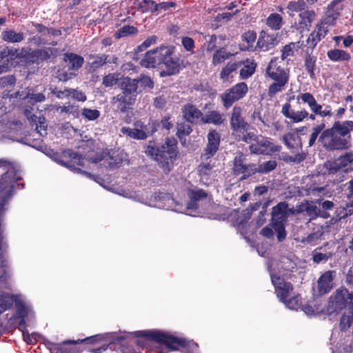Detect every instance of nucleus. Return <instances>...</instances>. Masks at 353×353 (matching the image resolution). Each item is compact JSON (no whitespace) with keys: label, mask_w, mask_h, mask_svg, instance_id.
Segmentation results:
<instances>
[{"label":"nucleus","mask_w":353,"mask_h":353,"mask_svg":"<svg viewBox=\"0 0 353 353\" xmlns=\"http://www.w3.org/2000/svg\"><path fill=\"white\" fill-rule=\"evenodd\" d=\"M32 26L34 27L38 34H40V36H34L32 38L30 39L31 41H33L36 45L40 46V45H46V44H50L52 46H56L57 44V41H49L46 37L48 36L49 32V28L46 26L45 25L40 23H36V22H32Z\"/></svg>","instance_id":"obj_23"},{"label":"nucleus","mask_w":353,"mask_h":353,"mask_svg":"<svg viewBox=\"0 0 353 353\" xmlns=\"http://www.w3.org/2000/svg\"><path fill=\"white\" fill-rule=\"evenodd\" d=\"M307 7L305 0H297L289 1L287 5L288 13L290 16H293L292 12H301L305 10Z\"/></svg>","instance_id":"obj_45"},{"label":"nucleus","mask_w":353,"mask_h":353,"mask_svg":"<svg viewBox=\"0 0 353 353\" xmlns=\"http://www.w3.org/2000/svg\"><path fill=\"white\" fill-rule=\"evenodd\" d=\"M343 166L341 163L336 161H327L324 163V168L325 169V173L327 174H334L338 172Z\"/></svg>","instance_id":"obj_58"},{"label":"nucleus","mask_w":353,"mask_h":353,"mask_svg":"<svg viewBox=\"0 0 353 353\" xmlns=\"http://www.w3.org/2000/svg\"><path fill=\"white\" fill-rule=\"evenodd\" d=\"M335 271L325 272L317 281L318 294L323 295L327 294L333 287L332 281L335 276Z\"/></svg>","instance_id":"obj_24"},{"label":"nucleus","mask_w":353,"mask_h":353,"mask_svg":"<svg viewBox=\"0 0 353 353\" xmlns=\"http://www.w3.org/2000/svg\"><path fill=\"white\" fill-rule=\"evenodd\" d=\"M316 57L312 56L308 50L306 51L304 57V67L310 78H315L314 70L316 68Z\"/></svg>","instance_id":"obj_38"},{"label":"nucleus","mask_w":353,"mask_h":353,"mask_svg":"<svg viewBox=\"0 0 353 353\" xmlns=\"http://www.w3.org/2000/svg\"><path fill=\"white\" fill-rule=\"evenodd\" d=\"M321 41V39L319 38L314 32H312L307 37V48L313 50L317 44Z\"/></svg>","instance_id":"obj_64"},{"label":"nucleus","mask_w":353,"mask_h":353,"mask_svg":"<svg viewBox=\"0 0 353 353\" xmlns=\"http://www.w3.org/2000/svg\"><path fill=\"white\" fill-rule=\"evenodd\" d=\"M231 56V53L228 52L226 48L224 47H221L219 49L214 51V54L212 56V63L214 65H217L229 59Z\"/></svg>","instance_id":"obj_41"},{"label":"nucleus","mask_w":353,"mask_h":353,"mask_svg":"<svg viewBox=\"0 0 353 353\" xmlns=\"http://www.w3.org/2000/svg\"><path fill=\"white\" fill-rule=\"evenodd\" d=\"M0 169L3 172L0 179V212L15 192V183L22 179L20 172L8 161L0 159Z\"/></svg>","instance_id":"obj_3"},{"label":"nucleus","mask_w":353,"mask_h":353,"mask_svg":"<svg viewBox=\"0 0 353 353\" xmlns=\"http://www.w3.org/2000/svg\"><path fill=\"white\" fill-rule=\"evenodd\" d=\"M327 23H325V22L321 21L316 25L314 30L312 31L321 39L326 36L328 32L327 27L325 26V25Z\"/></svg>","instance_id":"obj_62"},{"label":"nucleus","mask_w":353,"mask_h":353,"mask_svg":"<svg viewBox=\"0 0 353 353\" xmlns=\"http://www.w3.org/2000/svg\"><path fill=\"white\" fill-rule=\"evenodd\" d=\"M235 137V139L238 141H243L246 143H250L252 141H254L256 143L259 138V135H256L255 133L252 132H241L237 133L236 135L234 136Z\"/></svg>","instance_id":"obj_50"},{"label":"nucleus","mask_w":353,"mask_h":353,"mask_svg":"<svg viewBox=\"0 0 353 353\" xmlns=\"http://www.w3.org/2000/svg\"><path fill=\"white\" fill-rule=\"evenodd\" d=\"M266 25L272 30H279L283 24V17L278 13H271L266 19Z\"/></svg>","instance_id":"obj_37"},{"label":"nucleus","mask_w":353,"mask_h":353,"mask_svg":"<svg viewBox=\"0 0 353 353\" xmlns=\"http://www.w3.org/2000/svg\"><path fill=\"white\" fill-rule=\"evenodd\" d=\"M322 249L323 247H318L312 251V261L314 263L319 264L321 262H326L333 256V253L331 252H321L320 250Z\"/></svg>","instance_id":"obj_44"},{"label":"nucleus","mask_w":353,"mask_h":353,"mask_svg":"<svg viewBox=\"0 0 353 353\" xmlns=\"http://www.w3.org/2000/svg\"><path fill=\"white\" fill-rule=\"evenodd\" d=\"M281 113L288 119H290L293 123H299L303 121L305 118H310L312 120L315 119V114H309L308 112L305 110L294 112L291 108L290 103H285L282 106Z\"/></svg>","instance_id":"obj_19"},{"label":"nucleus","mask_w":353,"mask_h":353,"mask_svg":"<svg viewBox=\"0 0 353 353\" xmlns=\"http://www.w3.org/2000/svg\"><path fill=\"white\" fill-rule=\"evenodd\" d=\"M327 57L332 61H348L351 55L347 52L341 49L330 50L327 52Z\"/></svg>","instance_id":"obj_35"},{"label":"nucleus","mask_w":353,"mask_h":353,"mask_svg":"<svg viewBox=\"0 0 353 353\" xmlns=\"http://www.w3.org/2000/svg\"><path fill=\"white\" fill-rule=\"evenodd\" d=\"M248 91V88L245 82L238 83L226 90L220 95L223 107L225 109H228L235 101L243 99L246 95Z\"/></svg>","instance_id":"obj_9"},{"label":"nucleus","mask_w":353,"mask_h":353,"mask_svg":"<svg viewBox=\"0 0 353 353\" xmlns=\"http://www.w3.org/2000/svg\"><path fill=\"white\" fill-rule=\"evenodd\" d=\"M119 87L122 94L130 96L135 99H137L138 94L141 93V89L137 85V81L129 77H123L119 83Z\"/></svg>","instance_id":"obj_22"},{"label":"nucleus","mask_w":353,"mask_h":353,"mask_svg":"<svg viewBox=\"0 0 353 353\" xmlns=\"http://www.w3.org/2000/svg\"><path fill=\"white\" fill-rule=\"evenodd\" d=\"M136 101L137 99L132 97L120 92L112 98L111 103L113 106L116 107L117 111L125 114L133 110Z\"/></svg>","instance_id":"obj_18"},{"label":"nucleus","mask_w":353,"mask_h":353,"mask_svg":"<svg viewBox=\"0 0 353 353\" xmlns=\"http://www.w3.org/2000/svg\"><path fill=\"white\" fill-rule=\"evenodd\" d=\"M118 74L109 73L103 78L102 84L106 87H112L118 82Z\"/></svg>","instance_id":"obj_61"},{"label":"nucleus","mask_w":353,"mask_h":353,"mask_svg":"<svg viewBox=\"0 0 353 353\" xmlns=\"http://www.w3.org/2000/svg\"><path fill=\"white\" fill-rule=\"evenodd\" d=\"M183 118L188 123H197L199 121L202 122L203 114L202 112L192 103H187L182 108Z\"/></svg>","instance_id":"obj_25"},{"label":"nucleus","mask_w":353,"mask_h":353,"mask_svg":"<svg viewBox=\"0 0 353 353\" xmlns=\"http://www.w3.org/2000/svg\"><path fill=\"white\" fill-rule=\"evenodd\" d=\"M294 212L292 208H289L286 201L279 202L272 209L271 225L277 234V239L279 242H282L286 238L285 225L289 216Z\"/></svg>","instance_id":"obj_6"},{"label":"nucleus","mask_w":353,"mask_h":353,"mask_svg":"<svg viewBox=\"0 0 353 353\" xmlns=\"http://www.w3.org/2000/svg\"><path fill=\"white\" fill-rule=\"evenodd\" d=\"M101 161H103V165L106 168L112 170L119 167L123 162V159L118 154H114V153L112 155L105 157L103 154H99L92 159V162L94 163H97Z\"/></svg>","instance_id":"obj_26"},{"label":"nucleus","mask_w":353,"mask_h":353,"mask_svg":"<svg viewBox=\"0 0 353 353\" xmlns=\"http://www.w3.org/2000/svg\"><path fill=\"white\" fill-rule=\"evenodd\" d=\"M145 153L157 163L164 174H168L173 170L179 154L177 140L173 137H168L161 145H157L154 141H150Z\"/></svg>","instance_id":"obj_2"},{"label":"nucleus","mask_w":353,"mask_h":353,"mask_svg":"<svg viewBox=\"0 0 353 353\" xmlns=\"http://www.w3.org/2000/svg\"><path fill=\"white\" fill-rule=\"evenodd\" d=\"M353 121H335L332 127L324 130L319 137L322 147L329 152L348 150L352 145Z\"/></svg>","instance_id":"obj_1"},{"label":"nucleus","mask_w":353,"mask_h":353,"mask_svg":"<svg viewBox=\"0 0 353 353\" xmlns=\"http://www.w3.org/2000/svg\"><path fill=\"white\" fill-rule=\"evenodd\" d=\"M208 143L202 153V159H209L217 152L221 143V135L216 130H210L207 135Z\"/></svg>","instance_id":"obj_16"},{"label":"nucleus","mask_w":353,"mask_h":353,"mask_svg":"<svg viewBox=\"0 0 353 353\" xmlns=\"http://www.w3.org/2000/svg\"><path fill=\"white\" fill-rule=\"evenodd\" d=\"M281 149L282 147L272 142L270 138L261 135H259L256 143L249 145L251 154H254L272 155L280 152Z\"/></svg>","instance_id":"obj_10"},{"label":"nucleus","mask_w":353,"mask_h":353,"mask_svg":"<svg viewBox=\"0 0 353 353\" xmlns=\"http://www.w3.org/2000/svg\"><path fill=\"white\" fill-rule=\"evenodd\" d=\"M192 132V127L187 123L183 122L178 124L176 136L182 141L185 137L188 136Z\"/></svg>","instance_id":"obj_55"},{"label":"nucleus","mask_w":353,"mask_h":353,"mask_svg":"<svg viewBox=\"0 0 353 353\" xmlns=\"http://www.w3.org/2000/svg\"><path fill=\"white\" fill-rule=\"evenodd\" d=\"M279 43L278 34H268L262 30L255 46V50L259 52H266L274 48Z\"/></svg>","instance_id":"obj_17"},{"label":"nucleus","mask_w":353,"mask_h":353,"mask_svg":"<svg viewBox=\"0 0 353 353\" xmlns=\"http://www.w3.org/2000/svg\"><path fill=\"white\" fill-rule=\"evenodd\" d=\"M15 295L6 292L0 293V314L10 309L14 304Z\"/></svg>","instance_id":"obj_39"},{"label":"nucleus","mask_w":353,"mask_h":353,"mask_svg":"<svg viewBox=\"0 0 353 353\" xmlns=\"http://www.w3.org/2000/svg\"><path fill=\"white\" fill-rule=\"evenodd\" d=\"M230 125L233 136L248 130L250 124L243 116L241 107L235 105L232 108L230 116Z\"/></svg>","instance_id":"obj_11"},{"label":"nucleus","mask_w":353,"mask_h":353,"mask_svg":"<svg viewBox=\"0 0 353 353\" xmlns=\"http://www.w3.org/2000/svg\"><path fill=\"white\" fill-rule=\"evenodd\" d=\"M66 341H63L62 343H50L49 350L52 353H74V351L72 349L68 350L65 347V345H68L69 343H65ZM70 345H73V343H70Z\"/></svg>","instance_id":"obj_57"},{"label":"nucleus","mask_w":353,"mask_h":353,"mask_svg":"<svg viewBox=\"0 0 353 353\" xmlns=\"http://www.w3.org/2000/svg\"><path fill=\"white\" fill-rule=\"evenodd\" d=\"M138 33L137 27L130 25H126L119 28L114 33V37L116 39H119L123 37L134 35Z\"/></svg>","instance_id":"obj_42"},{"label":"nucleus","mask_w":353,"mask_h":353,"mask_svg":"<svg viewBox=\"0 0 353 353\" xmlns=\"http://www.w3.org/2000/svg\"><path fill=\"white\" fill-rule=\"evenodd\" d=\"M302 44L300 41L291 42L284 46L281 50V58L282 61L285 60L289 57L294 55V52L301 48Z\"/></svg>","instance_id":"obj_40"},{"label":"nucleus","mask_w":353,"mask_h":353,"mask_svg":"<svg viewBox=\"0 0 353 353\" xmlns=\"http://www.w3.org/2000/svg\"><path fill=\"white\" fill-rule=\"evenodd\" d=\"M162 65L165 66V70L161 72V77L171 76L179 72L181 66L179 59H174L172 57V52L168 49V52L165 54L163 59Z\"/></svg>","instance_id":"obj_20"},{"label":"nucleus","mask_w":353,"mask_h":353,"mask_svg":"<svg viewBox=\"0 0 353 353\" xmlns=\"http://www.w3.org/2000/svg\"><path fill=\"white\" fill-rule=\"evenodd\" d=\"M106 336L104 334H96L88 336L83 339L68 340L65 343H73V345L85 343V344H99L105 341Z\"/></svg>","instance_id":"obj_36"},{"label":"nucleus","mask_w":353,"mask_h":353,"mask_svg":"<svg viewBox=\"0 0 353 353\" xmlns=\"http://www.w3.org/2000/svg\"><path fill=\"white\" fill-rule=\"evenodd\" d=\"M108 54H103L101 55H90V58L94 60L90 63V70L94 72L108 63Z\"/></svg>","instance_id":"obj_43"},{"label":"nucleus","mask_w":353,"mask_h":353,"mask_svg":"<svg viewBox=\"0 0 353 353\" xmlns=\"http://www.w3.org/2000/svg\"><path fill=\"white\" fill-rule=\"evenodd\" d=\"M243 67L239 72L240 79L245 80L250 77L256 71V63L254 60L247 59L244 61H240Z\"/></svg>","instance_id":"obj_32"},{"label":"nucleus","mask_w":353,"mask_h":353,"mask_svg":"<svg viewBox=\"0 0 353 353\" xmlns=\"http://www.w3.org/2000/svg\"><path fill=\"white\" fill-rule=\"evenodd\" d=\"M134 79L135 81H137V85H139V89H141V93L144 90H152L154 88V84L152 79L150 77L144 74H141L139 76H138L137 78H134Z\"/></svg>","instance_id":"obj_46"},{"label":"nucleus","mask_w":353,"mask_h":353,"mask_svg":"<svg viewBox=\"0 0 353 353\" xmlns=\"http://www.w3.org/2000/svg\"><path fill=\"white\" fill-rule=\"evenodd\" d=\"M241 65V62H228L221 70L220 77L223 80H228L230 74L236 70Z\"/></svg>","instance_id":"obj_49"},{"label":"nucleus","mask_w":353,"mask_h":353,"mask_svg":"<svg viewBox=\"0 0 353 353\" xmlns=\"http://www.w3.org/2000/svg\"><path fill=\"white\" fill-rule=\"evenodd\" d=\"M299 295L294 296L290 299H287L286 301L283 302L288 308L292 310H297L301 307V303H299Z\"/></svg>","instance_id":"obj_63"},{"label":"nucleus","mask_w":353,"mask_h":353,"mask_svg":"<svg viewBox=\"0 0 353 353\" xmlns=\"http://www.w3.org/2000/svg\"><path fill=\"white\" fill-rule=\"evenodd\" d=\"M265 74L273 81L268 89V94L270 97H274L277 93L285 89V85L290 79V70L279 64L278 58L274 57L271 59L266 68Z\"/></svg>","instance_id":"obj_4"},{"label":"nucleus","mask_w":353,"mask_h":353,"mask_svg":"<svg viewBox=\"0 0 353 353\" xmlns=\"http://www.w3.org/2000/svg\"><path fill=\"white\" fill-rule=\"evenodd\" d=\"M167 52H168V48L166 47L157 48L153 50H150L145 53L140 64L147 68L161 66Z\"/></svg>","instance_id":"obj_13"},{"label":"nucleus","mask_w":353,"mask_h":353,"mask_svg":"<svg viewBox=\"0 0 353 353\" xmlns=\"http://www.w3.org/2000/svg\"><path fill=\"white\" fill-rule=\"evenodd\" d=\"M277 162L275 160H269L265 161L259 164L258 166L256 165V174H268L275 170Z\"/></svg>","instance_id":"obj_48"},{"label":"nucleus","mask_w":353,"mask_h":353,"mask_svg":"<svg viewBox=\"0 0 353 353\" xmlns=\"http://www.w3.org/2000/svg\"><path fill=\"white\" fill-rule=\"evenodd\" d=\"M138 8L143 13L157 11V3L154 0L137 1Z\"/></svg>","instance_id":"obj_47"},{"label":"nucleus","mask_w":353,"mask_h":353,"mask_svg":"<svg viewBox=\"0 0 353 353\" xmlns=\"http://www.w3.org/2000/svg\"><path fill=\"white\" fill-rule=\"evenodd\" d=\"M14 304L17 308V314L18 317L26 318L28 314V309L26 306L24 302L15 295V301Z\"/></svg>","instance_id":"obj_53"},{"label":"nucleus","mask_w":353,"mask_h":353,"mask_svg":"<svg viewBox=\"0 0 353 353\" xmlns=\"http://www.w3.org/2000/svg\"><path fill=\"white\" fill-rule=\"evenodd\" d=\"M218 38L221 40H224V37L221 35L217 37L216 34H212L210 36L209 40L206 41L204 44L207 52L210 53L217 50Z\"/></svg>","instance_id":"obj_54"},{"label":"nucleus","mask_w":353,"mask_h":353,"mask_svg":"<svg viewBox=\"0 0 353 353\" xmlns=\"http://www.w3.org/2000/svg\"><path fill=\"white\" fill-rule=\"evenodd\" d=\"M57 162L78 173H82L86 176L90 175L88 172L81 170L79 167L83 166V158L82 156L72 150H65L62 152Z\"/></svg>","instance_id":"obj_8"},{"label":"nucleus","mask_w":353,"mask_h":353,"mask_svg":"<svg viewBox=\"0 0 353 353\" xmlns=\"http://www.w3.org/2000/svg\"><path fill=\"white\" fill-rule=\"evenodd\" d=\"M18 49L14 48L4 47L0 49V62L3 63V66L9 65H12L13 61L17 57Z\"/></svg>","instance_id":"obj_29"},{"label":"nucleus","mask_w":353,"mask_h":353,"mask_svg":"<svg viewBox=\"0 0 353 353\" xmlns=\"http://www.w3.org/2000/svg\"><path fill=\"white\" fill-rule=\"evenodd\" d=\"M63 60L69 63V68L71 70H78L84 63V59L81 55L72 52L64 54Z\"/></svg>","instance_id":"obj_33"},{"label":"nucleus","mask_w":353,"mask_h":353,"mask_svg":"<svg viewBox=\"0 0 353 353\" xmlns=\"http://www.w3.org/2000/svg\"><path fill=\"white\" fill-rule=\"evenodd\" d=\"M226 121L225 115L219 110H213L207 112L202 117V123L213 124L216 126L223 125Z\"/></svg>","instance_id":"obj_27"},{"label":"nucleus","mask_w":353,"mask_h":353,"mask_svg":"<svg viewBox=\"0 0 353 353\" xmlns=\"http://www.w3.org/2000/svg\"><path fill=\"white\" fill-rule=\"evenodd\" d=\"M341 10H342V7L339 8L338 5L332 1L327 5L325 17L321 21L325 22L327 25L334 26L336 24L337 19L341 15Z\"/></svg>","instance_id":"obj_28"},{"label":"nucleus","mask_w":353,"mask_h":353,"mask_svg":"<svg viewBox=\"0 0 353 353\" xmlns=\"http://www.w3.org/2000/svg\"><path fill=\"white\" fill-rule=\"evenodd\" d=\"M134 336L137 338H143L159 344H163L170 350H178L179 347H185L186 345L185 339L157 330L137 331L134 332Z\"/></svg>","instance_id":"obj_5"},{"label":"nucleus","mask_w":353,"mask_h":353,"mask_svg":"<svg viewBox=\"0 0 353 353\" xmlns=\"http://www.w3.org/2000/svg\"><path fill=\"white\" fill-rule=\"evenodd\" d=\"M133 125L136 128L139 140H145L157 131L159 123L158 121L152 119H150L146 123L140 119L134 121Z\"/></svg>","instance_id":"obj_14"},{"label":"nucleus","mask_w":353,"mask_h":353,"mask_svg":"<svg viewBox=\"0 0 353 353\" xmlns=\"http://www.w3.org/2000/svg\"><path fill=\"white\" fill-rule=\"evenodd\" d=\"M242 41L247 43L246 49L250 50L254 47V44L256 39V32L254 30H248L244 32L242 36Z\"/></svg>","instance_id":"obj_56"},{"label":"nucleus","mask_w":353,"mask_h":353,"mask_svg":"<svg viewBox=\"0 0 353 353\" xmlns=\"http://www.w3.org/2000/svg\"><path fill=\"white\" fill-rule=\"evenodd\" d=\"M59 50L56 48L44 47L37 49V54L39 56V62L54 61L57 55Z\"/></svg>","instance_id":"obj_31"},{"label":"nucleus","mask_w":353,"mask_h":353,"mask_svg":"<svg viewBox=\"0 0 353 353\" xmlns=\"http://www.w3.org/2000/svg\"><path fill=\"white\" fill-rule=\"evenodd\" d=\"M296 100L297 102L301 100L303 103H307L312 112L321 117H331L333 114L330 105H327L325 109L322 110V105L316 102L314 97L310 92L300 94L296 97Z\"/></svg>","instance_id":"obj_12"},{"label":"nucleus","mask_w":353,"mask_h":353,"mask_svg":"<svg viewBox=\"0 0 353 353\" xmlns=\"http://www.w3.org/2000/svg\"><path fill=\"white\" fill-rule=\"evenodd\" d=\"M297 138H299V137L296 132H289L282 136L281 140L288 149L292 150L295 148L294 143Z\"/></svg>","instance_id":"obj_52"},{"label":"nucleus","mask_w":353,"mask_h":353,"mask_svg":"<svg viewBox=\"0 0 353 353\" xmlns=\"http://www.w3.org/2000/svg\"><path fill=\"white\" fill-rule=\"evenodd\" d=\"M316 14L314 10H305L299 14V20L295 23V29L299 33L308 31L315 20Z\"/></svg>","instance_id":"obj_21"},{"label":"nucleus","mask_w":353,"mask_h":353,"mask_svg":"<svg viewBox=\"0 0 353 353\" xmlns=\"http://www.w3.org/2000/svg\"><path fill=\"white\" fill-rule=\"evenodd\" d=\"M239 12V10H236L234 12H223L219 13L214 18V21L217 23L218 25L221 26L223 23H226L230 21L232 17Z\"/></svg>","instance_id":"obj_60"},{"label":"nucleus","mask_w":353,"mask_h":353,"mask_svg":"<svg viewBox=\"0 0 353 353\" xmlns=\"http://www.w3.org/2000/svg\"><path fill=\"white\" fill-rule=\"evenodd\" d=\"M271 281L279 301L282 303L286 301L290 292L294 289L293 285L290 282L285 281L283 278L276 275H271Z\"/></svg>","instance_id":"obj_15"},{"label":"nucleus","mask_w":353,"mask_h":353,"mask_svg":"<svg viewBox=\"0 0 353 353\" xmlns=\"http://www.w3.org/2000/svg\"><path fill=\"white\" fill-rule=\"evenodd\" d=\"M245 155L238 153L234 158L232 172L235 176H241L240 181H244L256 174V164L247 163Z\"/></svg>","instance_id":"obj_7"},{"label":"nucleus","mask_w":353,"mask_h":353,"mask_svg":"<svg viewBox=\"0 0 353 353\" xmlns=\"http://www.w3.org/2000/svg\"><path fill=\"white\" fill-rule=\"evenodd\" d=\"M353 323V312H349L348 314H343L340 320L339 327L341 331H346Z\"/></svg>","instance_id":"obj_59"},{"label":"nucleus","mask_w":353,"mask_h":353,"mask_svg":"<svg viewBox=\"0 0 353 353\" xmlns=\"http://www.w3.org/2000/svg\"><path fill=\"white\" fill-rule=\"evenodd\" d=\"M1 39L10 43H20L25 39V34L23 32H17L14 29H6L1 32Z\"/></svg>","instance_id":"obj_30"},{"label":"nucleus","mask_w":353,"mask_h":353,"mask_svg":"<svg viewBox=\"0 0 353 353\" xmlns=\"http://www.w3.org/2000/svg\"><path fill=\"white\" fill-rule=\"evenodd\" d=\"M188 194L190 196V201L188 202L187 207L190 209H194L197 208V202L205 199L208 196V194L205 190L202 189L194 190H189Z\"/></svg>","instance_id":"obj_34"},{"label":"nucleus","mask_w":353,"mask_h":353,"mask_svg":"<svg viewBox=\"0 0 353 353\" xmlns=\"http://www.w3.org/2000/svg\"><path fill=\"white\" fill-rule=\"evenodd\" d=\"M325 123L324 122H322L321 123L313 127L312 133L310 136L309 139V146H312L314 145V143L316 141V139L318 137H320V134L322 133V132L325 130Z\"/></svg>","instance_id":"obj_51"}]
</instances>
